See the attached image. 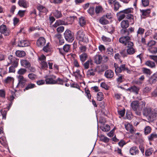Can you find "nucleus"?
I'll return each mask as SVG.
<instances>
[{
  "label": "nucleus",
  "instance_id": "f257e3e1",
  "mask_svg": "<svg viewBox=\"0 0 157 157\" xmlns=\"http://www.w3.org/2000/svg\"><path fill=\"white\" fill-rule=\"evenodd\" d=\"M146 103L144 101H142L140 102L138 101H132L131 104L132 109L135 112L138 116H140L141 111L145 106Z\"/></svg>",
  "mask_w": 157,
  "mask_h": 157
},
{
  "label": "nucleus",
  "instance_id": "f03ea898",
  "mask_svg": "<svg viewBox=\"0 0 157 157\" xmlns=\"http://www.w3.org/2000/svg\"><path fill=\"white\" fill-rule=\"evenodd\" d=\"M143 115L148 117L151 120L154 121L157 117V108L152 109L151 107H145L143 109Z\"/></svg>",
  "mask_w": 157,
  "mask_h": 157
},
{
  "label": "nucleus",
  "instance_id": "7ed1b4c3",
  "mask_svg": "<svg viewBox=\"0 0 157 157\" xmlns=\"http://www.w3.org/2000/svg\"><path fill=\"white\" fill-rule=\"evenodd\" d=\"M76 38L79 41L87 43L89 39L87 35H85L83 30H79L76 34Z\"/></svg>",
  "mask_w": 157,
  "mask_h": 157
},
{
  "label": "nucleus",
  "instance_id": "20e7f679",
  "mask_svg": "<svg viewBox=\"0 0 157 157\" xmlns=\"http://www.w3.org/2000/svg\"><path fill=\"white\" fill-rule=\"evenodd\" d=\"M114 66L115 68V72L117 74V73H121L122 71H126L128 73L130 72V70L126 67V65L125 64L121 65L120 67H119L117 64L115 63Z\"/></svg>",
  "mask_w": 157,
  "mask_h": 157
},
{
  "label": "nucleus",
  "instance_id": "39448f33",
  "mask_svg": "<svg viewBox=\"0 0 157 157\" xmlns=\"http://www.w3.org/2000/svg\"><path fill=\"white\" fill-rule=\"evenodd\" d=\"M64 36L66 40L68 42H72L75 38L74 33L69 29L65 31Z\"/></svg>",
  "mask_w": 157,
  "mask_h": 157
},
{
  "label": "nucleus",
  "instance_id": "423d86ee",
  "mask_svg": "<svg viewBox=\"0 0 157 157\" xmlns=\"http://www.w3.org/2000/svg\"><path fill=\"white\" fill-rule=\"evenodd\" d=\"M131 38L128 36H123L119 39V41L126 46L128 45L129 43H132L130 41Z\"/></svg>",
  "mask_w": 157,
  "mask_h": 157
},
{
  "label": "nucleus",
  "instance_id": "0eeeda50",
  "mask_svg": "<svg viewBox=\"0 0 157 157\" xmlns=\"http://www.w3.org/2000/svg\"><path fill=\"white\" fill-rule=\"evenodd\" d=\"M17 77L18 82L17 86H20L21 88L24 87L25 86L27 80L21 75H17Z\"/></svg>",
  "mask_w": 157,
  "mask_h": 157
},
{
  "label": "nucleus",
  "instance_id": "6e6552de",
  "mask_svg": "<svg viewBox=\"0 0 157 157\" xmlns=\"http://www.w3.org/2000/svg\"><path fill=\"white\" fill-rule=\"evenodd\" d=\"M45 81L46 84H56V81L55 79L56 78V76L54 75H46L45 77Z\"/></svg>",
  "mask_w": 157,
  "mask_h": 157
},
{
  "label": "nucleus",
  "instance_id": "1a4fd4ad",
  "mask_svg": "<svg viewBox=\"0 0 157 157\" xmlns=\"http://www.w3.org/2000/svg\"><path fill=\"white\" fill-rule=\"evenodd\" d=\"M8 59L10 61L9 64L17 67L18 65L19 59L13 56L12 55H9L8 57Z\"/></svg>",
  "mask_w": 157,
  "mask_h": 157
},
{
  "label": "nucleus",
  "instance_id": "9d476101",
  "mask_svg": "<svg viewBox=\"0 0 157 157\" xmlns=\"http://www.w3.org/2000/svg\"><path fill=\"white\" fill-rule=\"evenodd\" d=\"M0 32L5 36H8L10 35V31L5 25H2L0 26Z\"/></svg>",
  "mask_w": 157,
  "mask_h": 157
},
{
  "label": "nucleus",
  "instance_id": "9b49d317",
  "mask_svg": "<svg viewBox=\"0 0 157 157\" xmlns=\"http://www.w3.org/2000/svg\"><path fill=\"white\" fill-rule=\"evenodd\" d=\"M128 44V45L126 46L128 48L126 50L127 54L130 55H132L136 52L135 49L133 48V43H129Z\"/></svg>",
  "mask_w": 157,
  "mask_h": 157
},
{
  "label": "nucleus",
  "instance_id": "f8f14e48",
  "mask_svg": "<svg viewBox=\"0 0 157 157\" xmlns=\"http://www.w3.org/2000/svg\"><path fill=\"white\" fill-rule=\"evenodd\" d=\"M139 87L133 86L128 88L127 89V91H129L131 92H133L136 94H139Z\"/></svg>",
  "mask_w": 157,
  "mask_h": 157
},
{
  "label": "nucleus",
  "instance_id": "ddd939ff",
  "mask_svg": "<svg viewBox=\"0 0 157 157\" xmlns=\"http://www.w3.org/2000/svg\"><path fill=\"white\" fill-rule=\"evenodd\" d=\"M21 65L26 68H29L31 66L30 63L27 60L21 59L20 61Z\"/></svg>",
  "mask_w": 157,
  "mask_h": 157
},
{
  "label": "nucleus",
  "instance_id": "4468645a",
  "mask_svg": "<svg viewBox=\"0 0 157 157\" xmlns=\"http://www.w3.org/2000/svg\"><path fill=\"white\" fill-rule=\"evenodd\" d=\"M124 126L126 130L130 132L131 133H133L135 130L134 129L132 125L130 124L127 123L124 124Z\"/></svg>",
  "mask_w": 157,
  "mask_h": 157
},
{
  "label": "nucleus",
  "instance_id": "2eb2a0df",
  "mask_svg": "<svg viewBox=\"0 0 157 157\" xmlns=\"http://www.w3.org/2000/svg\"><path fill=\"white\" fill-rule=\"evenodd\" d=\"M45 43V40L43 37H40L36 42L37 45L39 47L43 46Z\"/></svg>",
  "mask_w": 157,
  "mask_h": 157
},
{
  "label": "nucleus",
  "instance_id": "dca6fc26",
  "mask_svg": "<svg viewBox=\"0 0 157 157\" xmlns=\"http://www.w3.org/2000/svg\"><path fill=\"white\" fill-rule=\"evenodd\" d=\"M104 75L106 78H113L114 76V72L110 70H106L105 72Z\"/></svg>",
  "mask_w": 157,
  "mask_h": 157
},
{
  "label": "nucleus",
  "instance_id": "f3484780",
  "mask_svg": "<svg viewBox=\"0 0 157 157\" xmlns=\"http://www.w3.org/2000/svg\"><path fill=\"white\" fill-rule=\"evenodd\" d=\"M140 11L142 13L141 16H143V17L144 18H145L151 12L150 9L140 10Z\"/></svg>",
  "mask_w": 157,
  "mask_h": 157
},
{
  "label": "nucleus",
  "instance_id": "a211bd4d",
  "mask_svg": "<svg viewBox=\"0 0 157 157\" xmlns=\"http://www.w3.org/2000/svg\"><path fill=\"white\" fill-rule=\"evenodd\" d=\"M129 152L131 155H134L138 154L139 153V151L136 147L134 146L130 148Z\"/></svg>",
  "mask_w": 157,
  "mask_h": 157
},
{
  "label": "nucleus",
  "instance_id": "6ab92c4d",
  "mask_svg": "<svg viewBox=\"0 0 157 157\" xmlns=\"http://www.w3.org/2000/svg\"><path fill=\"white\" fill-rule=\"evenodd\" d=\"M29 43L27 40H23L20 41L18 43V46L20 47H24L28 46Z\"/></svg>",
  "mask_w": 157,
  "mask_h": 157
},
{
  "label": "nucleus",
  "instance_id": "aec40b11",
  "mask_svg": "<svg viewBox=\"0 0 157 157\" xmlns=\"http://www.w3.org/2000/svg\"><path fill=\"white\" fill-rule=\"evenodd\" d=\"M102 59L101 55H96L94 56V63L97 64H100Z\"/></svg>",
  "mask_w": 157,
  "mask_h": 157
},
{
  "label": "nucleus",
  "instance_id": "412c9836",
  "mask_svg": "<svg viewBox=\"0 0 157 157\" xmlns=\"http://www.w3.org/2000/svg\"><path fill=\"white\" fill-rule=\"evenodd\" d=\"M37 9L40 12L43 13L45 14H46L48 12V10L44 6L40 5H39L37 6Z\"/></svg>",
  "mask_w": 157,
  "mask_h": 157
},
{
  "label": "nucleus",
  "instance_id": "4be33fe9",
  "mask_svg": "<svg viewBox=\"0 0 157 157\" xmlns=\"http://www.w3.org/2000/svg\"><path fill=\"white\" fill-rule=\"evenodd\" d=\"M113 48L111 47H109L107 48L105 54L108 57H111L113 56Z\"/></svg>",
  "mask_w": 157,
  "mask_h": 157
},
{
  "label": "nucleus",
  "instance_id": "5701e85b",
  "mask_svg": "<svg viewBox=\"0 0 157 157\" xmlns=\"http://www.w3.org/2000/svg\"><path fill=\"white\" fill-rule=\"evenodd\" d=\"M157 80V74H154L151 76L149 79V83L152 84L155 83Z\"/></svg>",
  "mask_w": 157,
  "mask_h": 157
},
{
  "label": "nucleus",
  "instance_id": "b1692460",
  "mask_svg": "<svg viewBox=\"0 0 157 157\" xmlns=\"http://www.w3.org/2000/svg\"><path fill=\"white\" fill-rule=\"evenodd\" d=\"M121 27L123 29H126L129 26V21L127 20H124L122 21L121 23Z\"/></svg>",
  "mask_w": 157,
  "mask_h": 157
},
{
  "label": "nucleus",
  "instance_id": "393cba45",
  "mask_svg": "<svg viewBox=\"0 0 157 157\" xmlns=\"http://www.w3.org/2000/svg\"><path fill=\"white\" fill-rule=\"evenodd\" d=\"M20 6L24 8H27L28 6V3L25 0H20L18 2Z\"/></svg>",
  "mask_w": 157,
  "mask_h": 157
},
{
  "label": "nucleus",
  "instance_id": "a878e982",
  "mask_svg": "<svg viewBox=\"0 0 157 157\" xmlns=\"http://www.w3.org/2000/svg\"><path fill=\"white\" fill-rule=\"evenodd\" d=\"M66 24V22L62 20H57L55 23L52 25V26L54 28H56L59 25H65Z\"/></svg>",
  "mask_w": 157,
  "mask_h": 157
},
{
  "label": "nucleus",
  "instance_id": "bb28decb",
  "mask_svg": "<svg viewBox=\"0 0 157 157\" xmlns=\"http://www.w3.org/2000/svg\"><path fill=\"white\" fill-rule=\"evenodd\" d=\"M99 21L101 24L103 25L108 24L109 23V21L105 18V15L100 18Z\"/></svg>",
  "mask_w": 157,
  "mask_h": 157
},
{
  "label": "nucleus",
  "instance_id": "cd10ccee",
  "mask_svg": "<svg viewBox=\"0 0 157 157\" xmlns=\"http://www.w3.org/2000/svg\"><path fill=\"white\" fill-rule=\"evenodd\" d=\"M118 77L117 78V81L118 83H120L124 81L125 79L124 75L122 74H119L117 75Z\"/></svg>",
  "mask_w": 157,
  "mask_h": 157
},
{
  "label": "nucleus",
  "instance_id": "c85d7f7f",
  "mask_svg": "<svg viewBox=\"0 0 157 157\" xmlns=\"http://www.w3.org/2000/svg\"><path fill=\"white\" fill-rule=\"evenodd\" d=\"M54 16L56 18H59L62 17V14L60 11L57 10H55L53 13Z\"/></svg>",
  "mask_w": 157,
  "mask_h": 157
},
{
  "label": "nucleus",
  "instance_id": "c756f323",
  "mask_svg": "<svg viewBox=\"0 0 157 157\" xmlns=\"http://www.w3.org/2000/svg\"><path fill=\"white\" fill-rule=\"evenodd\" d=\"M16 56L19 57H22L25 55V52L23 51H17L15 52Z\"/></svg>",
  "mask_w": 157,
  "mask_h": 157
},
{
  "label": "nucleus",
  "instance_id": "7c9ffc66",
  "mask_svg": "<svg viewBox=\"0 0 157 157\" xmlns=\"http://www.w3.org/2000/svg\"><path fill=\"white\" fill-rule=\"evenodd\" d=\"M35 87L36 85L34 84L29 83L27 84L25 88L24 89V91H25L26 90H28Z\"/></svg>",
  "mask_w": 157,
  "mask_h": 157
},
{
  "label": "nucleus",
  "instance_id": "2f4dec72",
  "mask_svg": "<svg viewBox=\"0 0 157 157\" xmlns=\"http://www.w3.org/2000/svg\"><path fill=\"white\" fill-rule=\"evenodd\" d=\"M87 57L88 56L86 53H83L79 56L80 60L82 62H84L87 59Z\"/></svg>",
  "mask_w": 157,
  "mask_h": 157
},
{
  "label": "nucleus",
  "instance_id": "473e14b6",
  "mask_svg": "<svg viewBox=\"0 0 157 157\" xmlns=\"http://www.w3.org/2000/svg\"><path fill=\"white\" fill-rule=\"evenodd\" d=\"M133 9L132 8H128L120 12V13H123L126 14H129V13H131L133 12Z\"/></svg>",
  "mask_w": 157,
  "mask_h": 157
},
{
  "label": "nucleus",
  "instance_id": "72a5a7b5",
  "mask_svg": "<svg viewBox=\"0 0 157 157\" xmlns=\"http://www.w3.org/2000/svg\"><path fill=\"white\" fill-rule=\"evenodd\" d=\"M101 129L104 132H108L110 129L109 126L108 124H104L102 126H101Z\"/></svg>",
  "mask_w": 157,
  "mask_h": 157
},
{
  "label": "nucleus",
  "instance_id": "f704fd0d",
  "mask_svg": "<svg viewBox=\"0 0 157 157\" xmlns=\"http://www.w3.org/2000/svg\"><path fill=\"white\" fill-rule=\"evenodd\" d=\"M152 88L151 87L146 86L144 88L142 91L143 94L145 95L146 94L151 92Z\"/></svg>",
  "mask_w": 157,
  "mask_h": 157
},
{
  "label": "nucleus",
  "instance_id": "c9c22d12",
  "mask_svg": "<svg viewBox=\"0 0 157 157\" xmlns=\"http://www.w3.org/2000/svg\"><path fill=\"white\" fill-rule=\"evenodd\" d=\"M157 138V134L155 133H151L148 136V140L149 141H152L154 139Z\"/></svg>",
  "mask_w": 157,
  "mask_h": 157
},
{
  "label": "nucleus",
  "instance_id": "e433bc0d",
  "mask_svg": "<svg viewBox=\"0 0 157 157\" xmlns=\"http://www.w3.org/2000/svg\"><path fill=\"white\" fill-rule=\"evenodd\" d=\"M79 23L80 25L83 27L86 24L85 18L83 17H81L79 18Z\"/></svg>",
  "mask_w": 157,
  "mask_h": 157
},
{
  "label": "nucleus",
  "instance_id": "4c0bfd02",
  "mask_svg": "<svg viewBox=\"0 0 157 157\" xmlns=\"http://www.w3.org/2000/svg\"><path fill=\"white\" fill-rule=\"evenodd\" d=\"M126 18L129 21V22H132V24H134V16L132 14H126Z\"/></svg>",
  "mask_w": 157,
  "mask_h": 157
},
{
  "label": "nucleus",
  "instance_id": "58836bf2",
  "mask_svg": "<svg viewBox=\"0 0 157 157\" xmlns=\"http://www.w3.org/2000/svg\"><path fill=\"white\" fill-rule=\"evenodd\" d=\"M27 72V70L24 68H21L19 69V70L17 71V73L19 75H21L25 74L26 72Z\"/></svg>",
  "mask_w": 157,
  "mask_h": 157
},
{
  "label": "nucleus",
  "instance_id": "ea45409f",
  "mask_svg": "<svg viewBox=\"0 0 157 157\" xmlns=\"http://www.w3.org/2000/svg\"><path fill=\"white\" fill-rule=\"evenodd\" d=\"M145 64L151 68L155 67V63L151 61H147L145 63Z\"/></svg>",
  "mask_w": 157,
  "mask_h": 157
},
{
  "label": "nucleus",
  "instance_id": "a19ab883",
  "mask_svg": "<svg viewBox=\"0 0 157 157\" xmlns=\"http://www.w3.org/2000/svg\"><path fill=\"white\" fill-rule=\"evenodd\" d=\"M97 99L98 101H101L103 99V94L102 92H98L97 95Z\"/></svg>",
  "mask_w": 157,
  "mask_h": 157
},
{
  "label": "nucleus",
  "instance_id": "79ce46f5",
  "mask_svg": "<svg viewBox=\"0 0 157 157\" xmlns=\"http://www.w3.org/2000/svg\"><path fill=\"white\" fill-rule=\"evenodd\" d=\"M145 29L141 27H139L137 32V36H138L139 35H143L144 33Z\"/></svg>",
  "mask_w": 157,
  "mask_h": 157
},
{
  "label": "nucleus",
  "instance_id": "37998d69",
  "mask_svg": "<svg viewBox=\"0 0 157 157\" xmlns=\"http://www.w3.org/2000/svg\"><path fill=\"white\" fill-rule=\"evenodd\" d=\"M95 69H91L89 70L87 72V74L88 76H90L91 75H94L95 74L96 72Z\"/></svg>",
  "mask_w": 157,
  "mask_h": 157
},
{
  "label": "nucleus",
  "instance_id": "c03bdc74",
  "mask_svg": "<svg viewBox=\"0 0 157 157\" xmlns=\"http://www.w3.org/2000/svg\"><path fill=\"white\" fill-rule=\"evenodd\" d=\"M14 81V78L11 77H7L4 80V82L6 83L13 82Z\"/></svg>",
  "mask_w": 157,
  "mask_h": 157
},
{
  "label": "nucleus",
  "instance_id": "a18cd8bd",
  "mask_svg": "<svg viewBox=\"0 0 157 157\" xmlns=\"http://www.w3.org/2000/svg\"><path fill=\"white\" fill-rule=\"evenodd\" d=\"M70 49L71 45L68 44H65L63 48L64 51L66 52H69Z\"/></svg>",
  "mask_w": 157,
  "mask_h": 157
},
{
  "label": "nucleus",
  "instance_id": "49530a36",
  "mask_svg": "<svg viewBox=\"0 0 157 157\" xmlns=\"http://www.w3.org/2000/svg\"><path fill=\"white\" fill-rule=\"evenodd\" d=\"M148 50L152 53L155 54L157 52V48L156 47L149 48Z\"/></svg>",
  "mask_w": 157,
  "mask_h": 157
},
{
  "label": "nucleus",
  "instance_id": "de8ad7c7",
  "mask_svg": "<svg viewBox=\"0 0 157 157\" xmlns=\"http://www.w3.org/2000/svg\"><path fill=\"white\" fill-rule=\"evenodd\" d=\"M144 133L145 135L149 134L151 131V128L149 126L146 127L144 128Z\"/></svg>",
  "mask_w": 157,
  "mask_h": 157
},
{
  "label": "nucleus",
  "instance_id": "09e8293b",
  "mask_svg": "<svg viewBox=\"0 0 157 157\" xmlns=\"http://www.w3.org/2000/svg\"><path fill=\"white\" fill-rule=\"evenodd\" d=\"M102 10L103 9L101 6H97L95 9V12L97 14L99 13L102 12Z\"/></svg>",
  "mask_w": 157,
  "mask_h": 157
},
{
  "label": "nucleus",
  "instance_id": "8fccbe9b",
  "mask_svg": "<svg viewBox=\"0 0 157 157\" xmlns=\"http://www.w3.org/2000/svg\"><path fill=\"white\" fill-rule=\"evenodd\" d=\"M41 65V67L42 69H46L48 67V66L46 62L45 61H41L40 62Z\"/></svg>",
  "mask_w": 157,
  "mask_h": 157
},
{
  "label": "nucleus",
  "instance_id": "3c124183",
  "mask_svg": "<svg viewBox=\"0 0 157 157\" xmlns=\"http://www.w3.org/2000/svg\"><path fill=\"white\" fill-rule=\"evenodd\" d=\"M28 78L31 80L35 79L37 77V76L33 73H30L28 75Z\"/></svg>",
  "mask_w": 157,
  "mask_h": 157
},
{
  "label": "nucleus",
  "instance_id": "603ef678",
  "mask_svg": "<svg viewBox=\"0 0 157 157\" xmlns=\"http://www.w3.org/2000/svg\"><path fill=\"white\" fill-rule=\"evenodd\" d=\"M91 64V60H88L87 61L83 64L84 68L85 69H87L89 68L90 64Z\"/></svg>",
  "mask_w": 157,
  "mask_h": 157
},
{
  "label": "nucleus",
  "instance_id": "864d4df0",
  "mask_svg": "<svg viewBox=\"0 0 157 157\" xmlns=\"http://www.w3.org/2000/svg\"><path fill=\"white\" fill-rule=\"evenodd\" d=\"M26 12V10H19L17 13V15L21 17H22L24 16Z\"/></svg>",
  "mask_w": 157,
  "mask_h": 157
},
{
  "label": "nucleus",
  "instance_id": "5fc2aeb1",
  "mask_svg": "<svg viewBox=\"0 0 157 157\" xmlns=\"http://www.w3.org/2000/svg\"><path fill=\"white\" fill-rule=\"evenodd\" d=\"M53 37L55 40H58L60 41L62 38L61 35L59 33L55 34L53 36Z\"/></svg>",
  "mask_w": 157,
  "mask_h": 157
},
{
  "label": "nucleus",
  "instance_id": "6e6d98bb",
  "mask_svg": "<svg viewBox=\"0 0 157 157\" xmlns=\"http://www.w3.org/2000/svg\"><path fill=\"white\" fill-rule=\"evenodd\" d=\"M143 71L144 74L148 75H150L152 73L150 69L145 68H143Z\"/></svg>",
  "mask_w": 157,
  "mask_h": 157
},
{
  "label": "nucleus",
  "instance_id": "4d7b16f0",
  "mask_svg": "<svg viewBox=\"0 0 157 157\" xmlns=\"http://www.w3.org/2000/svg\"><path fill=\"white\" fill-rule=\"evenodd\" d=\"M43 49L46 52H48L51 51V49L49 46V43L47 44V45L44 47Z\"/></svg>",
  "mask_w": 157,
  "mask_h": 157
},
{
  "label": "nucleus",
  "instance_id": "13d9d810",
  "mask_svg": "<svg viewBox=\"0 0 157 157\" xmlns=\"http://www.w3.org/2000/svg\"><path fill=\"white\" fill-rule=\"evenodd\" d=\"M141 2L143 6L144 7L147 6L149 4V0H142Z\"/></svg>",
  "mask_w": 157,
  "mask_h": 157
},
{
  "label": "nucleus",
  "instance_id": "bf43d9fd",
  "mask_svg": "<svg viewBox=\"0 0 157 157\" xmlns=\"http://www.w3.org/2000/svg\"><path fill=\"white\" fill-rule=\"evenodd\" d=\"M114 10L115 11H117L121 6L118 2H116L114 3Z\"/></svg>",
  "mask_w": 157,
  "mask_h": 157
},
{
  "label": "nucleus",
  "instance_id": "052dcab7",
  "mask_svg": "<svg viewBox=\"0 0 157 157\" xmlns=\"http://www.w3.org/2000/svg\"><path fill=\"white\" fill-rule=\"evenodd\" d=\"M79 49L80 52H84L86 50V47L85 46L81 44L80 46L79 47Z\"/></svg>",
  "mask_w": 157,
  "mask_h": 157
},
{
  "label": "nucleus",
  "instance_id": "680f3d73",
  "mask_svg": "<svg viewBox=\"0 0 157 157\" xmlns=\"http://www.w3.org/2000/svg\"><path fill=\"white\" fill-rule=\"evenodd\" d=\"M56 84L63 85L64 81L63 80L60 78H58L56 80H55Z\"/></svg>",
  "mask_w": 157,
  "mask_h": 157
},
{
  "label": "nucleus",
  "instance_id": "e2e57ef3",
  "mask_svg": "<svg viewBox=\"0 0 157 157\" xmlns=\"http://www.w3.org/2000/svg\"><path fill=\"white\" fill-rule=\"evenodd\" d=\"M14 66L11 65L9 68V73H14L15 72V68Z\"/></svg>",
  "mask_w": 157,
  "mask_h": 157
},
{
  "label": "nucleus",
  "instance_id": "0e129e2a",
  "mask_svg": "<svg viewBox=\"0 0 157 157\" xmlns=\"http://www.w3.org/2000/svg\"><path fill=\"white\" fill-rule=\"evenodd\" d=\"M88 13L91 16H92L94 14V8L90 7L87 10Z\"/></svg>",
  "mask_w": 157,
  "mask_h": 157
},
{
  "label": "nucleus",
  "instance_id": "69168bd1",
  "mask_svg": "<svg viewBox=\"0 0 157 157\" xmlns=\"http://www.w3.org/2000/svg\"><path fill=\"white\" fill-rule=\"evenodd\" d=\"M6 92L3 89L0 90V97L5 98V97Z\"/></svg>",
  "mask_w": 157,
  "mask_h": 157
},
{
  "label": "nucleus",
  "instance_id": "338daca9",
  "mask_svg": "<svg viewBox=\"0 0 157 157\" xmlns=\"http://www.w3.org/2000/svg\"><path fill=\"white\" fill-rule=\"evenodd\" d=\"M155 42L153 40H151L147 43V46L149 47H152L151 46L155 45Z\"/></svg>",
  "mask_w": 157,
  "mask_h": 157
},
{
  "label": "nucleus",
  "instance_id": "774afa93",
  "mask_svg": "<svg viewBox=\"0 0 157 157\" xmlns=\"http://www.w3.org/2000/svg\"><path fill=\"white\" fill-rule=\"evenodd\" d=\"M101 86L105 90L109 89V86L105 82H101Z\"/></svg>",
  "mask_w": 157,
  "mask_h": 157
}]
</instances>
